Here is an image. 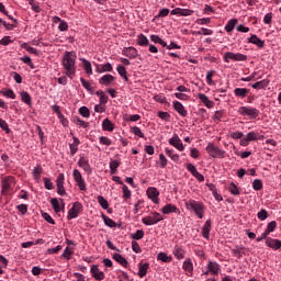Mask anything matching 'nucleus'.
Here are the masks:
<instances>
[{
	"mask_svg": "<svg viewBox=\"0 0 281 281\" xmlns=\"http://www.w3.org/2000/svg\"><path fill=\"white\" fill-rule=\"evenodd\" d=\"M90 273L92 278L97 281H102L104 280V278H106V274H104V271L100 270V267H98V265L91 266Z\"/></svg>",
	"mask_w": 281,
	"mask_h": 281,
	"instance_id": "9b49d317",
	"label": "nucleus"
},
{
	"mask_svg": "<svg viewBox=\"0 0 281 281\" xmlns=\"http://www.w3.org/2000/svg\"><path fill=\"white\" fill-rule=\"evenodd\" d=\"M16 210L21 213L22 216H25V214H27V204H19Z\"/></svg>",
	"mask_w": 281,
	"mask_h": 281,
	"instance_id": "338daca9",
	"label": "nucleus"
},
{
	"mask_svg": "<svg viewBox=\"0 0 281 281\" xmlns=\"http://www.w3.org/2000/svg\"><path fill=\"white\" fill-rule=\"evenodd\" d=\"M123 56H126L127 58H137L138 53H137V48L130 46V47H125L123 49Z\"/></svg>",
	"mask_w": 281,
	"mask_h": 281,
	"instance_id": "5701e85b",
	"label": "nucleus"
},
{
	"mask_svg": "<svg viewBox=\"0 0 281 281\" xmlns=\"http://www.w3.org/2000/svg\"><path fill=\"white\" fill-rule=\"evenodd\" d=\"M224 63H244L247 60V55L241 54V53H232V52H226L223 56Z\"/></svg>",
	"mask_w": 281,
	"mask_h": 281,
	"instance_id": "39448f33",
	"label": "nucleus"
},
{
	"mask_svg": "<svg viewBox=\"0 0 281 281\" xmlns=\"http://www.w3.org/2000/svg\"><path fill=\"white\" fill-rule=\"evenodd\" d=\"M133 240H142L144 238V232L142 229H137L134 234L131 235Z\"/></svg>",
	"mask_w": 281,
	"mask_h": 281,
	"instance_id": "680f3d73",
	"label": "nucleus"
},
{
	"mask_svg": "<svg viewBox=\"0 0 281 281\" xmlns=\"http://www.w3.org/2000/svg\"><path fill=\"white\" fill-rule=\"evenodd\" d=\"M1 94L4 95V98H9L10 100H16V94L12 89H4L0 91Z\"/></svg>",
	"mask_w": 281,
	"mask_h": 281,
	"instance_id": "37998d69",
	"label": "nucleus"
},
{
	"mask_svg": "<svg viewBox=\"0 0 281 281\" xmlns=\"http://www.w3.org/2000/svg\"><path fill=\"white\" fill-rule=\"evenodd\" d=\"M79 113L82 117H89V115H91V113L89 112V109L87 106H81L79 109Z\"/></svg>",
	"mask_w": 281,
	"mask_h": 281,
	"instance_id": "774afa93",
	"label": "nucleus"
},
{
	"mask_svg": "<svg viewBox=\"0 0 281 281\" xmlns=\"http://www.w3.org/2000/svg\"><path fill=\"white\" fill-rule=\"evenodd\" d=\"M184 205L189 212H194L198 218L205 216V204L203 202L190 199L184 202Z\"/></svg>",
	"mask_w": 281,
	"mask_h": 281,
	"instance_id": "f03ea898",
	"label": "nucleus"
},
{
	"mask_svg": "<svg viewBox=\"0 0 281 281\" xmlns=\"http://www.w3.org/2000/svg\"><path fill=\"white\" fill-rule=\"evenodd\" d=\"M247 93H249V89H247V88H235L234 89V94L236 95V98L245 99V98H247Z\"/></svg>",
	"mask_w": 281,
	"mask_h": 281,
	"instance_id": "7c9ffc66",
	"label": "nucleus"
},
{
	"mask_svg": "<svg viewBox=\"0 0 281 281\" xmlns=\"http://www.w3.org/2000/svg\"><path fill=\"white\" fill-rule=\"evenodd\" d=\"M102 128H103V131H108L109 133H113V131H115V124H113V122H111V120L105 119L102 122Z\"/></svg>",
	"mask_w": 281,
	"mask_h": 281,
	"instance_id": "c756f323",
	"label": "nucleus"
},
{
	"mask_svg": "<svg viewBox=\"0 0 281 281\" xmlns=\"http://www.w3.org/2000/svg\"><path fill=\"white\" fill-rule=\"evenodd\" d=\"M223 115H224V112L218 110V111H215L214 115H213V122H221L223 120Z\"/></svg>",
	"mask_w": 281,
	"mask_h": 281,
	"instance_id": "052dcab7",
	"label": "nucleus"
},
{
	"mask_svg": "<svg viewBox=\"0 0 281 281\" xmlns=\"http://www.w3.org/2000/svg\"><path fill=\"white\" fill-rule=\"evenodd\" d=\"M249 142H258V134L256 132H249L239 142L240 146H249Z\"/></svg>",
	"mask_w": 281,
	"mask_h": 281,
	"instance_id": "4468645a",
	"label": "nucleus"
},
{
	"mask_svg": "<svg viewBox=\"0 0 281 281\" xmlns=\"http://www.w3.org/2000/svg\"><path fill=\"white\" fill-rule=\"evenodd\" d=\"M122 162L120 160L110 161V175H117V168H120Z\"/></svg>",
	"mask_w": 281,
	"mask_h": 281,
	"instance_id": "ea45409f",
	"label": "nucleus"
},
{
	"mask_svg": "<svg viewBox=\"0 0 281 281\" xmlns=\"http://www.w3.org/2000/svg\"><path fill=\"white\" fill-rule=\"evenodd\" d=\"M149 41L151 43H157L158 45H161V47H168V44L162 38H160L159 35H150Z\"/></svg>",
	"mask_w": 281,
	"mask_h": 281,
	"instance_id": "c9c22d12",
	"label": "nucleus"
},
{
	"mask_svg": "<svg viewBox=\"0 0 281 281\" xmlns=\"http://www.w3.org/2000/svg\"><path fill=\"white\" fill-rule=\"evenodd\" d=\"M56 186L57 194H59V196H65V194H67V191H65V173H59L57 176Z\"/></svg>",
	"mask_w": 281,
	"mask_h": 281,
	"instance_id": "9d476101",
	"label": "nucleus"
},
{
	"mask_svg": "<svg viewBox=\"0 0 281 281\" xmlns=\"http://www.w3.org/2000/svg\"><path fill=\"white\" fill-rule=\"evenodd\" d=\"M257 218H259V221H267V218H269V213L267 212V210L261 209V210L257 213Z\"/></svg>",
	"mask_w": 281,
	"mask_h": 281,
	"instance_id": "603ef678",
	"label": "nucleus"
},
{
	"mask_svg": "<svg viewBox=\"0 0 281 281\" xmlns=\"http://www.w3.org/2000/svg\"><path fill=\"white\" fill-rule=\"evenodd\" d=\"M72 177L76 186L79 188L81 192H85L87 190V182L85 181V178H82V173L78 169L72 170Z\"/></svg>",
	"mask_w": 281,
	"mask_h": 281,
	"instance_id": "0eeeda50",
	"label": "nucleus"
},
{
	"mask_svg": "<svg viewBox=\"0 0 281 281\" xmlns=\"http://www.w3.org/2000/svg\"><path fill=\"white\" fill-rule=\"evenodd\" d=\"M81 212H82V203L75 202L71 209L68 211V215H67L68 221H74V218H78Z\"/></svg>",
	"mask_w": 281,
	"mask_h": 281,
	"instance_id": "6e6552de",
	"label": "nucleus"
},
{
	"mask_svg": "<svg viewBox=\"0 0 281 281\" xmlns=\"http://www.w3.org/2000/svg\"><path fill=\"white\" fill-rule=\"evenodd\" d=\"M205 150L213 159H225V150L220 149L214 143H209Z\"/></svg>",
	"mask_w": 281,
	"mask_h": 281,
	"instance_id": "20e7f679",
	"label": "nucleus"
},
{
	"mask_svg": "<svg viewBox=\"0 0 281 281\" xmlns=\"http://www.w3.org/2000/svg\"><path fill=\"white\" fill-rule=\"evenodd\" d=\"M244 249H245V246H235L232 249V252L234 254L235 258H243V254H245Z\"/></svg>",
	"mask_w": 281,
	"mask_h": 281,
	"instance_id": "79ce46f5",
	"label": "nucleus"
},
{
	"mask_svg": "<svg viewBox=\"0 0 281 281\" xmlns=\"http://www.w3.org/2000/svg\"><path fill=\"white\" fill-rule=\"evenodd\" d=\"M269 82H270L269 79H263L261 81H257V82L250 85V87L252 89H267V87H269Z\"/></svg>",
	"mask_w": 281,
	"mask_h": 281,
	"instance_id": "2f4dec72",
	"label": "nucleus"
},
{
	"mask_svg": "<svg viewBox=\"0 0 281 281\" xmlns=\"http://www.w3.org/2000/svg\"><path fill=\"white\" fill-rule=\"evenodd\" d=\"M97 201L103 210H109V201L104 196L98 195Z\"/></svg>",
	"mask_w": 281,
	"mask_h": 281,
	"instance_id": "09e8293b",
	"label": "nucleus"
},
{
	"mask_svg": "<svg viewBox=\"0 0 281 281\" xmlns=\"http://www.w3.org/2000/svg\"><path fill=\"white\" fill-rule=\"evenodd\" d=\"M266 245L269 247V249H273V251L281 249V240L273 237L266 238Z\"/></svg>",
	"mask_w": 281,
	"mask_h": 281,
	"instance_id": "dca6fc26",
	"label": "nucleus"
},
{
	"mask_svg": "<svg viewBox=\"0 0 281 281\" xmlns=\"http://www.w3.org/2000/svg\"><path fill=\"white\" fill-rule=\"evenodd\" d=\"M276 227H278V222L271 221L270 223H268L265 233L269 236V234L276 232Z\"/></svg>",
	"mask_w": 281,
	"mask_h": 281,
	"instance_id": "de8ad7c7",
	"label": "nucleus"
},
{
	"mask_svg": "<svg viewBox=\"0 0 281 281\" xmlns=\"http://www.w3.org/2000/svg\"><path fill=\"white\" fill-rule=\"evenodd\" d=\"M248 43H251L252 45H256L259 48L265 47V41L260 40L258 35H251L248 37Z\"/></svg>",
	"mask_w": 281,
	"mask_h": 281,
	"instance_id": "a878e982",
	"label": "nucleus"
},
{
	"mask_svg": "<svg viewBox=\"0 0 281 281\" xmlns=\"http://www.w3.org/2000/svg\"><path fill=\"white\" fill-rule=\"evenodd\" d=\"M159 168H166L168 166V158L164 154H159Z\"/></svg>",
	"mask_w": 281,
	"mask_h": 281,
	"instance_id": "4d7b16f0",
	"label": "nucleus"
},
{
	"mask_svg": "<svg viewBox=\"0 0 281 281\" xmlns=\"http://www.w3.org/2000/svg\"><path fill=\"white\" fill-rule=\"evenodd\" d=\"M122 190H123L122 196H123L124 201H128V199H131V196H133L131 189H128V187L126 184H123Z\"/></svg>",
	"mask_w": 281,
	"mask_h": 281,
	"instance_id": "8fccbe9b",
	"label": "nucleus"
},
{
	"mask_svg": "<svg viewBox=\"0 0 281 281\" xmlns=\"http://www.w3.org/2000/svg\"><path fill=\"white\" fill-rule=\"evenodd\" d=\"M97 95L99 97L100 104H106V102H109V97L106 95V93H104V91H97Z\"/></svg>",
	"mask_w": 281,
	"mask_h": 281,
	"instance_id": "a18cd8bd",
	"label": "nucleus"
},
{
	"mask_svg": "<svg viewBox=\"0 0 281 281\" xmlns=\"http://www.w3.org/2000/svg\"><path fill=\"white\" fill-rule=\"evenodd\" d=\"M172 254L177 260H183V258H186V249L179 245L173 247Z\"/></svg>",
	"mask_w": 281,
	"mask_h": 281,
	"instance_id": "412c9836",
	"label": "nucleus"
},
{
	"mask_svg": "<svg viewBox=\"0 0 281 281\" xmlns=\"http://www.w3.org/2000/svg\"><path fill=\"white\" fill-rule=\"evenodd\" d=\"M252 189L256 191H260L262 189V180L255 179L252 182Z\"/></svg>",
	"mask_w": 281,
	"mask_h": 281,
	"instance_id": "e2e57ef3",
	"label": "nucleus"
},
{
	"mask_svg": "<svg viewBox=\"0 0 281 281\" xmlns=\"http://www.w3.org/2000/svg\"><path fill=\"white\" fill-rule=\"evenodd\" d=\"M71 256H74V250L69 249V247H66L61 254V258H65V260H71Z\"/></svg>",
	"mask_w": 281,
	"mask_h": 281,
	"instance_id": "864d4df0",
	"label": "nucleus"
},
{
	"mask_svg": "<svg viewBox=\"0 0 281 281\" xmlns=\"http://www.w3.org/2000/svg\"><path fill=\"white\" fill-rule=\"evenodd\" d=\"M76 60H78V55L76 52L66 50L61 57V65L65 69L67 78H74L76 76Z\"/></svg>",
	"mask_w": 281,
	"mask_h": 281,
	"instance_id": "f257e3e1",
	"label": "nucleus"
},
{
	"mask_svg": "<svg viewBox=\"0 0 281 281\" xmlns=\"http://www.w3.org/2000/svg\"><path fill=\"white\" fill-rule=\"evenodd\" d=\"M147 196L150 201H153L156 205H159V190L155 187H149L147 189Z\"/></svg>",
	"mask_w": 281,
	"mask_h": 281,
	"instance_id": "2eb2a0df",
	"label": "nucleus"
},
{
	"mask_svg": "<svg viewBox=\"0 0 281 281\" xmlns=\"http://www.w3.org/2000/svg\"><path fill=\"white\" fill-rule=\"evenodd\" d=\"M20 97L24 104H27V106H32V97L27 93V91L20 92Z\"/></svg>",
	"mask_w": 281,
	"mask_h": 281,
	"instance_id": "e433bc0d",
	"label": "nucleus"
},
{
	"mask_svg": "<svg viewBox=\"0 0 281 281\" xmlns=\"http://www.w3.org/2000/svg\"><path fill=\"white\" fill-rule=\"evenodd\" d=\"M50 205L56 214L60 212V201H58V199L56 198L50 199Z\"/></svg>",
	"mask_w": 281,
	"mask_h": 281,
	"instance_id": "49530a36",
	"label": "nucleus"
},
{
	"mask_svg": "<svg viewBox=\"0 0 281 281\" xmlns=\"http://www.w3.org/2000/svg\"><path fill=\"white\" fill-rule=\"evenodd\" d=\"M113 260L121 265V267H128V260H126V258H124V256H122L121 254L115 252L113 255Z\"/></svg>",
	"mask_w": 281,
	"mask_h": 281,
	"instance_id": "cd10ccee",
	"label": "nucleus"
},
{
	"mask_svg": "<svg viewBox=\"0 0 281 281\" xmlns=\"http://www.w3.org/2000/svg\"><path fill=\"white\" fill-rule=\"evenodd\" d=\"M198 100H200L206 109H214V101L210 100L205 93H198Z\"/></svg>",
	"mask_w": 281,
	"mask_h": 281,
	"instance_id": "a211bd4d",
	"label": "nucleus"
},
{
	"mask_svg": "<svg viewBox=\"0 0 281 281\" xmlns=\"http://www.w3.org/2000/svg\"><path fill=\"white\" fill-rule=\"evenodd\" d=\"M20 60L24 63V65H27L29 67H31V69H34V64L32 63V58L30 56L25 55L21 57Z\"/></svg>",
	"mask_w": 281,
	"mask_h": 281,
	"instance_id": "5fc2aeb1",
	"label": "nucleus"
},
{
	"mask_svg": "<svg viewBox=\"0 0 281 281\" xmlns=\"http://www.w3.org/2000/svg\"><path fill=\"white\" fill-rule=\"evenodd\" d=\"M22 49H26L29 52V54H34L35 56H38V50L32 46H30V44L27 43H23L21 44Z\"/></svg>",
	"mask_w": 281,
	"mask_h": 281,
	"instance_id": "3c124183",
	"label": "nucleus"
},
{
	"mask_svg": "<svg viewBox=\"0 0 281 281\" xmlns=\"http://www.w3.org/2000/svg\"><path fill=\"white\" fill-rule=\"evenodd\" d=\"M164 221V216L161 213L153 212L149 215L142 218L143 225H157V223H161Z\"/></svg>",
	"mask_w": 281,
	"mask_h": 281,
	"instance_id": "423d86ee",
	"label": "nucleus"
},
{
	"mask_svg": "<svg viewBox=\"0 0 281 281\" xmlns=\"http://www.w3.org/2000/svg\"><path fill=\"white\" fill-rule=\"evenodd\" d=\"M99 142H100V144H102V146H111V144H112L111 138H109L106 136H100Z\"/></svg>",
	"mask_w": 281,
	"mask_h": 281,
	"instance_id": "0e129e2a",
	"label": "nucleus"
},
{
	"mask_svg": "<svg viewBox=\"0 0 281 281\" xmlns=\"http://www.w3.org/2000/svg\"><path fill=\"white\" fill-rule=\"evenodd\" d=\"M148 269H150V263H139L138 265V276L140 278H146V274L148 273Z\"/></svg>",
	"mask_w": 281,
	"mask_h": 281,
	"instance_id": "bb28decb",
	"label": "nucleus"
},
{
	"mask_svg": "<svg viewBox=\"0 0 281 281\" xmlns=\"http://www.w3.org/2000/svg\"><path fill=\"white\" fill-rule=\"evenodd\" d=\"M99 82L103 86V87H110V85H113V82H115V77H113V75H104L99 79Z\"/></svg>",
	"mask_w": 281,
	"mask_h": 281,
	"instance_id": "4be33fe9",
	"label": "nucleus"
},
{
	"mask_svg": "<svg viewBox=\"0 0 281 281\" xmlns=\"http://www.w3.org/2000/svg\"><path fill=\"white\" fill-rule=\"evenodd\" d=\"M183 271L187 273H192L194 271V263H192V259L188 258L182 263Z\"/></svg>",
	"mask_w": 281,
	"mask_h": 281,
	"instance_id": "c85d7f7f",
	"label": "nucleus"
},
{
	"mask_svg": "<svg viewBox=\"0 0 281 281\" xmlns=\"http://www.w3.org/2000/svg\"><path fill=\"white\" fill-rule=\"evenodd\" d=\"M238 23V19L233 18L231 19L226 25H225V31L229 34L232 32H234V27H236V24Z\"/></svg>",
	"mask_w": 281,
	"mask_h": 281,
	"instance_id": "72a5a7b5",
	"label": "nucleus"
},
{
	"mask_svg": "<svg viewBox=\"0 0 281 281\" xmlns=\"http://www.w3.org/2000/svg\"><path fill=\"white\" fill-rule=\"evenodd\" d=\"M41 175H43V167L41 165H37L36 167L33 168L32 176L35 179V181H41Z\"/></svg>",
	"mask_w": 281,
	"mask_h": 281,
	"instance_id": "473e14b6",
	"label": "nucleus"
},
{
	"mask_svg": "<svg viewBox=\"0 0 281 281\" xmlns=\"http://www.w3.org/2000/svg\"><path fill=\"white\" fill-rule=\"evenodd\" d=\"M131 133L136 135V137H140V138L145 137L144 133L142 132V130L138 126L131 127Z\"/></svg>",
	"mask_w": 281,
	"mask_h": 281,
	"instance_id": "13d9d810",
	"label": "nucleus"
},
{
	"mask_svg": "<svg viewBox=\"0 0 281 281\" xmlns=\"http://www.w3.org/2000/svg\"><path fill=\"white\" fill-rule=\"evenodd\" d=\"M227 190L231 192V194H233V196H238V194H240V189H238V186H236L234 182H231L227 186Z\"/></svg>",
	"mask_w": 281,
	"mask_h": 281,
	"instance_id": "a19ab883",
	"label": "nucleus"
},
{
	"mask_svg": "<svg viewBox=\"0 0 281 281\" xmlns=\"http://www.w3.org/2000/svg\"><path fill=\"white\" fill-rule=\"evenodd\" d=\"M206 269L211 271V276H218L221 273V265L216 261L209 260Z\"/></svg>",
	"mask_w": 281,
	"mask_h": 281,
	"instance_id": "f3484780",
	"label": "nucleus"
},
{
	"mask_svg": "<svg viewBox=\"0 0 281 281\" xmlns=\"http://www.w3.org/2000/svg\"><path fill=\"white\" fill-rule=\"evenodd\" d=\"M136 43L137 45H139V47H148V45L150 44V42L148 41V37H146L144 33H140L137 35Z\"/></svg>",
	"mask_w": 281,
	"mask_h": 281,
	"instance_id": "393cba45",
	"label": "nucleus"
},
{
	"mask_svg": "<svg viewBox=\"0 0 281 281\" xmlns=\"http://www.w3.org/2000/svg\"><path fill=\"white\" fill-rule=\"evenodd\" d=\"M157 260H160V262H172V257L168 256L166 252H159Z\"/></svg>",
	"mask_w": 281,
	"mask_h": 281,
	"instance_id": "c03bdc74",
	"label": "nucleus"
},
{
	"mask_svg": "<svg viewBox=\"0 0 281 281\" xmlns=\"http://www.w3.org/2000/svg\"><path fill=\"white\" fill-rule=\"evenodd\" d=\"M210 232H212V221L207 220L204 223V225L202 227V233H201L203 238H206V240L210 239Z\"/></svg>",
	"mask_w": 281,
	"mask_h": 281,
	"instance_id": "b1692460",
	"label": "nucleus"
},
{
	"mask_svg": "<svg viewBox=\"0 0 281 281\" xmlns=\"http://www.w3.org/2000/svg\"><path fill=\"white\" fill-rule=\"evenodd\" d=\"M116 71L119 74V76H121V78H123V80H125V82H128V76H127V71H126V67L119 65L116 67Z\"/></svg>",
	"mask_w": 281,
	"mask_h": 281,
	"instance_id": "4c0bfd02",
	"label": "nucleus"
},
{
	"mask_svg": "<svg viewBox=\"0 0 281 281\" xmlns=\"http://www.w3.org/2000/svg\"><path fill=\"white\" fill-rule=\"evenodd\" d=\"M209 188H211V190L213 192V196L216 201H218V202L223 201V195L218 194L214 184H209Z\"/></svg>",
	"mask_w": 281,
	"mask_h": 281,
	"instance_id": "6e6d98bb",
	"label": "nucleus"
},
{
	"mask_svg": "<svg viewBox=\"0 0 281 281\" xmlns=\"http://www.w3.org/2000/svg\"><path fill=\"white\" fill-rule=\"evenodd\" d=\"M237 113L243 117H249V120H256L258 115H260V111L258 109L246 105L239 106Z\"/></svg>",
	"mask_w": 281,
	"mask_h": 281,
	"instance_id": "7ed1b4c3",
	"label": "nucleus"
},
{
	"mask_svg": "<svg viewBox=\"0 0 281 281\" xmlns=\"http://www.w3.org/2000/svg\"><path fill=\"white\" fill-rule=\"evenodd\" d=\"M79 168H82V170L87 175H91L93 172V169L91 168V165L89 164V159H87L85 156H81L78 160Z\"/></svg>",
	"mask_w": 281,
	"mask_h": 281,
	"instance_id": "ddd939ff",
	"label": "nucleus"
},
{
	"mask_svg": "<svg viewBox=\"0 0 281 281\" xmlns=\"http://www.w3.org/2000/svg\"><path fill=\"white\" fill-rule=\"evenodd\" d=\"M81 63L83 65L85 72L88 74V76H91L93 74L91 61L87 60L86 58H81Z\"/></svg>",
	"mask_w": 281,
	"mask_h": 281,
	"instance_id": "f704fd0d",
	"label": "nucleus"
},
{
	"mask_svg": "<svg viewBox=\"0 0 281 281\" xmlns=\"http://www.w3.org/2000/svg\"><path fill=\"white\" fill-rule=\"evenodd\" d=\"M215 74H216L215 70H209L206 72V82H207V85H210V86L214 85V80L212 78H214Z\"/></svg>",
	"mask_w": 281,
	"mask_h": 281,
	"instance_id": "bf43d9fd",
	"label": "nucleus"
},
{
	"mask_svg": "<svg viewBox=\"0 0 281 281\" xmlns=\"http://www.w3.org/2000/svg\"><path fill=\"white\" fill-rule=\"evenodd\" d=\"M158 117H160V120H164L165 122H170V113L168 112H158Z\"/></svg>",
	"mask_w": 281,
	"mask_h": 281,
	"instance_id": "69168bd1",
	"label": "nucleus"
},
{
	"mask_svg": "<svg viewBox=\"0 0 281 281\" xmlns=\"http://www.w3.org/2000/svg\"><path fill=\"white\" fill-rule=\"evenodd\" d=\"M168 142L170 146H173V148H176L180 153H183V150H186V147L183 146V142H181V138L179 137L178 134H173V136L169 138Z\"/></svg>",
	"mask_w": 281,
	"mask_h": 281,
	"instance_id": "1a4fd4ad",
	"label": "nucleus"
},
{
	"mask_svg": "<svg viewBox=\"0 0 281 281\" xmlns=\"http://www.w3.org/2000/svg\"><path fill=\"white\" fill-rule=\"evenodd\" d=\"M173 109L177 111V113H179V115H181V117L188 116V110H186L182 102L173 101Z\"/></svg>",
	"mask_w": 281,
	"mask_h": 281,
	"instance_id": "aec40b11",
	"label": "nucleus"
},
{
	"mask_svg": "<svg viewBox=\"0 0 281 281\" xmlns=\"http://www.w3.org/2000/svg\"><path fill=\"white\" fill-rule=\"evenodd\" d=\"M12 186H14V178L13 177L4 178L1 183V188H2L1 193L8 194V192H10V190H12Z\"/></svg>",
	"mask_w": 281,
	"mask_h": 281,
	"instance_id": "f8f14e48",
	"label": "nucleus"
},
{
	"mask_svg": "<svg viewBox=\"0 0 281 281\" xmlns=\"http://www.w3.org/2000/svg\"><path fill=\"white\" fill-rule=\"evenodd\" d=\"M161 212L164 214H181V211L179 210V207H177V205L169 203L166 204L162 209Z\"/></svg>",
	"mask_w": 281,
	"mask_h": 281,
	"instance_id": "6ab92c4d",
	"label": "nucleus"
},
{
	"mask_svg": "<svg viewBox=\"0 0 281 281\" xmlns=\"http://www.w3.org/2000/svg\"><path fill=\"white\" fill-rule=\"evenodd\" d=\"M101 218L103 220L104 225H106V227H111V228L117 227V224L115 223V221L104 215V213L101 214Z\"/></svg>",
	"mask_w": 281,
	"mask_h": 281,
	"instance_id": "58836bf2",
	"label": "nucleus"
}]
</instances>
